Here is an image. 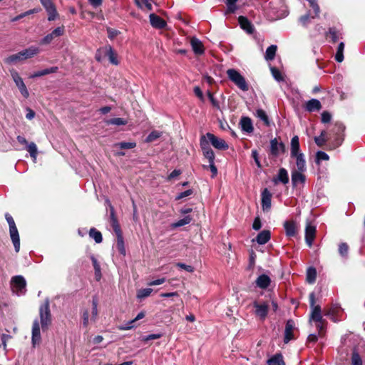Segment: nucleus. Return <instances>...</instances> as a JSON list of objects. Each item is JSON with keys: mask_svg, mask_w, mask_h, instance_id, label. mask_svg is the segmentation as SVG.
<instances>
[{"mask_svg": "<svg viewBox=\"0 0 365 365\" xmlns=\"http://www.w3.org/2000/svg\"><path fill=\"white\" fill-rule=\"evenodd\" d=\"M106 204L108 205V206L109 207V209H110V225H111L114 232H115L116 235H121L122 234L121 230H120V225L118 224V220H117V218L115 217V215L114 207L111 205V203H110L109 200L107 199L106 200Z\"/></svg>", "mask_w": 365, "mask_h": 365, "instance_id": "obj_10", "label": "nucleus"}, {"mask_svg": "<svg viewBox=\"0 0 365 365\" xmlns=\"http://www.w3.org/2000/svg\"><path fill=\"white\" fill-rule=\"evenodd\" d=\"M200 147L202 150L203 155L206 158L209 163L215 161V154L209 145V142L206 140L205 136H202L200 139Z\"/></svg>", "mask_w": 365, "mask_h": 365, "instance_id": "obj_9", "label": "nucleus"}, {"mask_svg": "<svg viewBox=\"0 0 365 365\" xmlns=\"http://www.w3.org/2000/svg\"><path fill=\"white\" fill-rule=\"evenodd\" d=\"M322 108L321 103L317 99H311L306 103L305 109L309 112L319 110Z\"/></svg>", "mask_w": 365, "mask_h": 365, "instance_id": "obj_24", "label": "nucleus"}, {"mask_svg": "<svg viewBox=\"0 0 365 365\" xmlns=\"http://www.w3.org/2000/svg\"><path fill=\"white\" fill-rule=\"evenodd\" d=\"M150 21L154 28L163 29L166 26V22L160 16L155 14H150Z\"/></svg>", "mask_w": 365, "mask_h": 365, "instance_id": "obj_20", "label": "nucleus"}, {"mask_svg": "<svg viewBox=\"0 0 365 365\" xmlns=\"http://www.w3.org/2000/svg\"><path fill=\"white\" fill-rule=\"evenodd\" d=\"M108 125H126L128 121L122 118H111L106 121Z\"/></svg>", "mask_w": 365, "mask_h": 365, "instance_id": "obj_45", "label": "nucleus"}, {"mask_svg": "<svg viewBox=\"0 0 365 365\" xmlns=\"http://www.w3.org/2000/svg\"><path fill=\"white\" fill-rule=\"evenodd\" d=\"M302 153L299 148V140L297 135H294L290 142V155L294 156Z\"/></svg>", "mask_w": 365, "mask_h": 365, "instance_id": "obj_23", "label": "nucleus"}, {"mask_svg": "<svg viewBox=\"0 0 365 365\" xmlns=\"http://www.w3.org/2000/svg\"><path fill=\"white\" fill-rule=\"evenodd\" d=\"M316 227L308 222L305 228V240L307 245L310 247L315 237Z\"/></svg>", "mask_w": 365, "mask_h": 365, "instance_id": "obj_14", "label": "nucleus"}, {"mask_svg": "<svg viewBox=\"0 0 365 365\" xmlns=\"http://www.w3.org/2000/svg\"><path fill=\"white\" fill-rule=\"evenodd\" d=\"M64 34V27L56 28L51 34H48L41 40V44H49L54 38L62 36Z\"/></svg>", "mask_w": 365, "mask_h": 365, "instance_id": "obj_12", "label": "nucleus"}, {"mask_svg": "<svg viewBox=\"0 0 365 365\" xmlns=\"http://www.w3.org/2000/svg\"><path fill=\"white\" fill-rule=\"evenodd\" d=\"M309 302L312 308L310 321L312 320L315 322H320L322 319H323L321 313V307L319 305H315V294L314 292L309 294Z\"/></svg>", "mask_w": 365, "mask_h": 365, "instance_id": "obj_8", "label": "nucleus"}, {"mask_svg": "<svg viewBox=\"0 0 365 365\" xmlns=\"http://www.w3.org/2000/svg\"><path fill=\"white\" fill-rule=\"evenodd\" d=\"M41 341V331H40V325L38 319H35L33 322L32 326V336H31V342L33 346H36V345H39Z\"/></svg>", "mask_w": 365, "mask_h": 365, "instance_id": "obj_13", "label": "nucleus"}, {"mask_svg": "<svg viewBox=\"0 0 365 365\" xmlns=\"http://www.w3.org/2000/svg\"><path fill=\"white\" fill-rule=\"evenodd\" d=\"M331 119V115L327 112V111H324L322 113V123H329Z\"/></svg>", "mask_w": 365, "mask_h": 365, "instance_id": "obj_64", "label": "nucleus"}, {"mask_svg": "<svg viewBox=\"0 0 365 365\" xmlns=\"http://www.w3.org/2000/svg\"><path fill=\"white\" fill-rule=\"evenodd\" d=\"M91 259L94 267L96 279L98 281L101 278V266L94 256H91Z\"/></svg>", "mask_w": 365, "mask_h": 365, "instance_id": "obj_40", "label": "nucleus"}, {"mask_svg": "<svg viewBox=\"0 0 365 365\" xmlns=\"http://www.w3.org/2000/svg\"><path fill=\"white\" fill-rule=\"evenodd\" d=\"M344 43L343 42H341L338 47L337 51L335 55V60L337 62H342L344 60Z\"/></svg>", "mask_w": 365, "mask_h": 365, "instance_id": "obj_43", "label": "nucleus"}, {"mask_svg": "<svg viewBox=\"0 0 365 365\" xmlns=\"http://www.w3.org/2000/svg\"><path fill=\"white\" fill-rule=\"evenodd\" d=\"M192 221V218L190 216H186L183 219H181L176 222L173 224V227H179L189 224Z\"/></svg>", "mask_w": 365, "mask_h": 365, "instance_id": "obj_51", "label": "nucleus"}, {"mask_svg": "<svg viewBox=\"0 0 365 365\" xmlns=\"http://www.w3.org/2000/svg\"><path fill=\"white\" fill-rule=\"evenodd\" d=\"M11 338V336L9 334H3L1 336V345H0V347L2 346L3 349L4 350H6V342L8 340H9Z\"/></svg>", "mask_w": 365, "mask_h": 365, "instance_id": "obj_61", "label": "nucleus"}, {"mask_svg": "<svg viewBox=\"0 0 365 365\" xmlns=\"http://www.w3.org/2000/svg\"><path fill=\"white\" fill-rule=\"evenodd\" d=\"M162 135V132L158 130H153L152 131L146 138L145 142L150 143L153 142L159 138H160Z\"/></svg>", "mask_w": 365, "mask_h": 365, "instance_id": "obj_48", "label": "nucleus"}, {"mask_svg": "<svg viewBox=\"0 0 365 365\" xmlns=\"http://www.w3.org/2000/svg\"><path fill=\"white\" fill-rule=\"evenodd\" d=\"M135 146L136 143L135 142H120L113 145L114 148L120 149H133Z\"/></svg>", "mask_w": 365, "mask_h": 365, "instance_id": "obj_42", "label": "nucleus"}, {"mask_svg": "<svg viewBox=\"0 0 365 365\" xmlns=\"http://www.w3.org/2000/svg\"><path fill=\"white\" fill-rule=\"evenodd\" d=\"M176 266L181 268V269H185V271L188 272H194V267L190 266V265H187L184 263H181V262H178L176 264Z\"/></svg>", "mask_w": 365, "mask_h": 365, "instance_id": "obj_62", "label": "nucleus"}, {"mask_svg": "<svg viewBox=\"0 0 365 365\" xmlns=\"http://www.w3.org/2000/svg\"><path fill=\"white\" fill-rule=\"evenodd\" d=\"M190 45L193 52L196 55H202V53H204V46L198 38L192 37L190 40Z\"/></svg>", "mask_w": 365, "mask_h": 365, "instance_id": "obj_17", "label": "nucleus"}, {"mask_svg": "<svg viewBox=\"0 0 365 365\" xmlns=\"http://www.w3.org/2000/svg\"><path fill=\"white\" fill-rule=\"evenodd\" d=\"M10 237L14 246L15 251L19 252L20 250V239L16 226L9 228Z\"/></svg>", "mask_w": 365, "mask_h": 365, "instance_id": "obj_16", "label": "nucleus"}, {"mask_svg": "<svg viewBox=\"0 0 365 365\" xmlns=\"http://www.w3.org/2000/svg\"><path fill=\"white\" fill-rule=\"evenodd\" d=\"M152 292H153V289L151 288L141 289L138 291L137 297L140 299L145 298V297L150 296V294L152 293Z\"/></svg>", "mask_w": 365, "mask_h": 365, "instance_id": "obj_50", "label": "nucleus"}, {"mask_svg": "<svg viewBox=\"0 0 365 365\" xmlns=\"http://www.w3.org/2000/svg\"><path fill=\"white\" fill-rule=\"evenodd\" d=\"M291 158L296 160V165L298 170L300 172H304L306 170V161L304 159V155L302 153L294 156H291Z\"/></svg>", "mask_w": 365, "mask_h": 365, "instance_id": "obj_26", "label": "nucleus"}, {"mask_svg": "<svg viewBox=\"0 0 365 365\" xmlns=\"http://www.w3.org/2000/svg\"><path fill=\"white\" fill-rule=\"evenodd\" d=\"M98 300L96 297H93L92 299V317L91 320L92 322H96L98 318Z\"/></svg>", "mask_w": 365, "mask_h": 365, "instance_id": "obj_37", "label": "nucleus"}, {"mask_svg": "<svg viewBox=\"0 0 365 365\" xmlns=\"http://www.w3.org/2000/svg\"><path fill=\"white\" fill-rule=\"evenodd\" d=\"M317 278V270L314 267H309L307 270V281L309 284H313Z\"/></svg>", "mask_w": 365, "mask_h": 365, "instance_id": "obj_38", "label": "nucleus"}, {"mask_svg": "<svg viewBox=\"0 0 365 365\" xmlns=\"http://www.w3.org/2000/svg\"><path fill=\"white\" fill-rule=\"evenodd\" d=\"M160 337H161V334H149L148 336H144L142 338V340L144 341H148L150 340L158 339H160Z\"/></svg>", "mask_w": 365, "mask_h": 365, "instance_id": "obj_63", "label": "nucleus"}, {"mask_svg": "<svg viewBox=\"0 0 365 365\" xmlns=\"http://www.w3.org/2000/svg\"><path fill=\"white\" fill-rule=\"evenodd\" d=\"M27 151L29 153L31 157L34 159V161L35 162L36 160L38 150L36 145L31 142L27 145L26 147Z\"/></svg>", "mask_w": 365, "mask_h": 365, "instance_id": "obj_41", "label": "nucleus"}, {"mask_svg": "<svg viewBox=\"0 0 365 365\" xmlns=\"http://www.w3.org/2000/svg\"><path fill=\"white\" fill-rule=\"evenodd\" d=\"M116 247H117V249L118 250V252L123 255V256H125L126 255V251H125V245H124V241H123V237L122 236V234L121 235H117V243H116Z\"/></svg>", "mask_w": 365, "mask_h": 365, "instance_id": "obj_35", "label": "nucleus"}, {"mask_svg": "<svg viewBox=\"0 0 365 365\" xmlns=\"http://www.w3.org/2000/svg\"><path fill=\"white\" fill-rule=\"evenodd\" d=\"M89 235L96 243H101L103 240L101 233L95 228H91L89 231Z\"/></svg>", "mask_w": 365, "mask_h": 365, "instance_id": "obj_44", "label": "nucleus"}, {"mask_svg": "<svg viewBox=\"0 0 365 365\" xmlns=\"http://www.w3.org/2000/svg\"><path fill=\"white\" fill-rule=\"evenodd\" d=\"M203 168L205 169H207L209 168L210 169V171L212 172V178H215L217 174V167L215 165V161H212V163H209V165H204Z\"/></svg>", "mask_w": 365, "mask_h": 365, "instance_id": "obj_57", "label": "nucleus"}, {"mask_svg": "<svg viewBox=\"0 0 365 365\" xmlns=\"http://www.w3.org/2000/svg\"><path fill=\"white\" fill-rule=\"evenodd\" d=\"M238 21L240 27L248 34H252L254 32V27L252 24L246 17L240 16L238 19Z\"/></svg>", "mask_w": 365, "mask_h": 365, "instance_id": "obj_22", "label": "nucleus"}, {"mask_svg": "<svg viewBox=\"0 0 365 365\" xmlns=\"http://www.w3.org/2000/svg\"><path fill=\"white\" fill-rule=\"evenodd\" d=\"M277 48V47L276 45H271L267 48L264 56V58L267 61H272L274 58Z\"/></svg>", "mask_w": 365, "mask_h": 365, "instance_id": "obj_36", "label": "nucleus"}, {"mask_svg": "<svg viewBox=\"0 0 365 365\" xmlns=\"http://www.w3.org/2000/svg\"><path fill=\"white\" fill-rule=\"evenodd\" d=\"M326 135H327L326 131L323 130V131H322L319 136L314 138V141L318 146L322 147L327 142V140L326 138Z\"/></svg>", "mask_w": 365, "mask_h": 365, "instance_id": "obj_49", "label": "nucleus"}, {"mask_svg": "<svg viewBox=\"0 0 365 365\" xmlns=\"http://www.w3.org/2000/svg\"><path fill=\"white\" fill-rule=\"evenodd\" d=\"M26 280L22 276L18 275L11 278V287L13 292L16 293L17 295L25 294L26 290Z\"/></svg>", "mask_w": 365, "mask_h": 365, "instance_id": "obj_4", "label": "nucleus"}, {"mask_svg": "<svg viewBox=\"0 0 365 365\" xmlns=\"http://www.w3.org/2000/svg\"><path fill=\"white\" fill-rule=\"evenodd\" d=\"M228 78L235 84L240 90L247 91L249 90V85L247 83L245 77L240 73L234 69L230 68L227 71Z\"/></svg>", "mask_w": 365, "mask_h": 365, "instance_id": "obj_1", "label": "nucleus"}, {"mask_svg": "<svg viewBox=\"0 0 365 365\" xmlns=\"http://www.w3.org/2000/svg\"><path fill=\"white\" fill-rule=\"evenodd\" d=\"M57 70H58V67H51L49 68H46V69H43V70H41V71H37V72L33 73L31 76V78H36V77H40V76H45L47 74L53 73L56 72Z\"/></svg>", "mask_w": 365, "mask_h": 365, "instance_id": "obj_34", "label": "nucleus"}, {"mask_svg": "<svg viewBox=\"0 0 365 365\" xmlns=\"http://www.w3.org/2000/svg\"><path fill=\"white\" fill-rule=\"evenodd\" d=\"M46 12L48 13V21H53L58 16V13H57L56 6H53V7H52V9H48V11H46Z\"/></svg>", "mask_w": 365, "mask_h": 365, "instance_id": "obj_56", "label": "nucleus"}, {"mask_svg": "<svg viewBox=\"0 0 365 365\" xmlns=\"http://www.w3.org/2000/svg\"><path fill=\"white\" fill-rule=\"evenodd\" d=\"M270 70H271L272 76L274 77V78L276 81L279 82V81H282L284 80L281 72L277 68H276L275 67H271Z\"/></svg>", "mask_w": 365, "mask_h": 365, "instance_id": "obj_52", "label": "nucleus"}, {"mask_svg": "<svg viewBox=\"0 0 365 365\" xmlns=\"http://www.w3.org/2000/svg\"><path fill=\"white\" fill-rule=\"evenodd\" d=\"M144 317H145L144 312H141L138 313L135 319H133L131 321H129L125 326L120 327L119 329H120V330H128V329H132L134 327L133 324L136 321L143 319Z\"/></svg>", "mask_w": 365, "mask_h": 365, "instance_id": "obj_33", "label": "nucleus"}, {"mask_svg": "<svg viewBox=\"0 0 365 365\" xmlns=\"http://www.w3.org/2000/svg\"><path fill=\"white\" fill-rule=\"evenodd\" d=\"M24 60L32 58L39 53V48L36 46H31L29 48L21 51Z\"/></svg>", "mask_w": 365, "mask_h": 365, "instance_id": "obj_27", "label": "nucleus"}, {"mask_svg": "<svg viewBox=\"0 0 365 365\" xmlns=\"http://www.w3.org/2000/svg\"><path fill=\"white\" fill-rule=\"evenodd\" d=\"M284 150V145L282 143H279L276 138L273 139L270 142V150L271 153L277 156L281 150Z\"/></svg>", "mask_w": 365, "mask_h": 365, "instance_id": "obj_28", "label": "nucleus"}, {"mask_svg": "<svg viewBox=\"0 0 365 365\" xmlns=\"http://www.w3.org/2000/svg\"><path fill=\"white\" fill-rule=\"evenodd\" d=\"M205 138H207L209 142L217 149L225 150L229 147L223 139L219 138L210 133H207Z\"/></svg>", "mask_w": 365, "mask_h": 365, "instance_id": "obj_11", "label": "nucleus"}, {"mask_svg": "<svg viewBox=\"0 0 365 365\" xmlns=\"http://www.w3.org/2000/svg\"><path fill=\"white\" fill-rule=\"evenodd\" d=\"M252 307L255 309V315L261 320H264L269 311V305L264 302L254 301Z\"/></svg>", "mask_w": 365, "mask_h": 365, "instance_id": "obj_6", "label": "nucleus"}, {"mask_svg": "<svg viewBox=\"0 0 365 365\" xmlns=\"http://www.w3.org/2000/svg\"><path fill=\"white\" fill-rule=\"evenodd\" d=\"M40 1L46 11H48V9H51L52 7L55 6L52 0H40Z\"/></svg>", "mask_w": 365, "mask_h": 365, "instance_id": "obj_59", "label": "nucleus"}, {"mask_svg": "<svg viewBox=\"0 0 365 365\" xmlns=\"http://www.w3.org/2000/svg\"><path fill=\"white\" fill-rule=\"evenodd\" d=\"M345 130L344 125L341 123H336L334 124L332 132L334 135L332 142V148H336L341 145L343 142V133Z\"/></svg>", "mask_w": 365, "mask_h": 365, "instance_id": "obj_7", "label": "nucleus"}, {"mask_svg": "<svg viewBox=\"0 0 365 365\" xmlns=\"http://www.w3.org/2000/svg\"><path fill=\"white\" fill-rule=\"evenodd\" d=\"M107 56L109 59V61L113 65H118L119 61L118 60V55L113 49L111 46L106 45L103 48H101L98 50L96 54V59L98 61H101L102 58V56Z\"/></svg>", "mask_w": 365, "mask_h": 365, "instance_id": "obj_3", "label": "nucleus"}, {"mask_svg": "<svg viewBox=\"0 0 365 365\" xmlns=\"http://www.w3.org/2000/svg\"><path fill=\"white\" fill-rule=\"evenodd\" d=\"M238 0H226L227 9L225 14H232L237 11L238 7L236 5V2Z\"/></svg>", "mask_w": 365, "mask_h": 365, "instance_id": "obj_39", "label": "nucleus"}, {"mask_svg": "<svg viewBox=\"0 0 365 365\" xmlns=\"http://www.w3.org/2000/svg\"><path fill=\"white\" fill-rule=\"evenodd\" d=\"M294 322L292 320H288L286 323L284 330V342L288 343L289 341L294 339Z\"/></svg>", "mask_w": 365, "mask_h": 365, "instance_id": "obj_18", "label": "nucleus"}, {"mask_svg": "<svg viewBox=\"0 0 365 365\" xmlns=\"http://www.w3.org/2000/svg\"><path fill=\"white\" fill-rule=\"evenodd\" d=\"M284 228L287 236L291 237H294L297 235V227L295 222L285 221L284 223Z\"/></svg>", "mask_w": 365, "mask_h": 365, "instance_id": "obj_19", "label": "nucleus"}, {"mask_svg": "<svg viewBox=\"0 0 365 365\" xmlns=\"http://www.w3.org/2000/svg\"><path fill=\"white\" fill-rule=\"evenodd\" d=\"M348 245L346 243H341L339 246V252L341 256H346L348 253Z\"/></svg>", "mask_w": 365, "mask_h": 365, "instance_id": "obj_60", "label": "nucleus"}, {"mask_svg": "<svg viewBox=\"0 0 365 365\" xmlns=\"http://www.w3.org/2000/svg\"><path fill=\"white\" fill-rule=\"evenodd\" d=\"M270 237L271 234L269 230H262L257 235L256 241L259 245H264L270 240Z\"/></svg>", "mask_w": 365, "mask_h": 365, "instance_id": "obj_29", "label": "nucleus"}, {"mask_svg": "<svg viewBox=\"0 0 365 365\" xmlns=\"http://www.w3.org/2000/svg\"><path fill=\"white\" fill-rule=\"evenodd\" d=\"M310 7H312L314 11L315 15L314 16H319L320 9L319 6L316 0H308Z\"/></svg>", "mask_w": 365, "mask_h": 365, "instance_id": "obj_53", "label": "nucleus"}, {"mask_svg": "<svg viewBox=\"0 0 365 365\" xmlns=\"http://www.w3.org/2000/svg\"><path fill=\"white\" fill-rule=\"evenodd\" d=\"M272 194L267 188L262 192V207L263 211L268 212L271 208Z\"/></svg>", "mask_w": 365, "mask_h": 365, "instance_id": "obj_15", "label": "nucleus"}, {"mask_svg": "<svg viewBox=\"0 0 365 365\" xmlns=\"http://www.w3.org/2000/svg\"><path fill=\"white\" fill-rule=\"evenodd\" d=\"M274 182L277 183V181L281 182L282 183L286 185L289 182V176L287 170L285 168H280L279 170V173L277 177V179H274Z\"/></svg>", "mask_w": 365, "mask_h": 365, "instance_id": "obj_30", "label": "nucleus"}, {"mask_svg": "<svg viewBox=\"0 0 365 365\" xmlns=\"http://www.w3.org/2000/svg\"><path fill=\"white\" fill-rule=\"evenodd\" d=\"M256 285L261 289H266L269 287L271 279L267 274H261L256 279Z\"/></svg>", "mask_w": 365, "mask_h": 365, "instance_id": "obj_25", "label": "nucleus"}, {"mask_svg": "<svg viewBox=\"0 0 365 365\" xmlns=\"http://www.w3.org/2000/svg\"><path fill=\"white\" fill-rule=\"evenodd\" d=\"M305 182V175L299 170H293L292 172V182L294 187L299 184H304Z\"/></svg>", "mask_w": 365, "mask_h": 365, "instance_id": "obj_21", "label": "nucleus"}, {"mask_svg": "<svg viewBox=\"0 0 365 365\" xmlns=\"http://www.w3.org/2000/svg\"><path fill=\"white\" fill-rule=\"evenodd\" d=\"M21 54V53L20 51L17 53L11 55L8 58H6V62L8 63H16L18 61H23L24 58Z\"/></svg>", "mask_w": 365, "mask_h": 365, "instance_id": "obj_46", "label": "nucleus"}, {"mask_svg": "<svg viewBox=\"0 0 365 365\" xmlns=\"http://www.w3.org/2000/svg\"><path fill=\"white\" fill-rule=\"evenodd\" d=\"M256 115L257 118H259L262 120H263L266 124L269 123L268 117H267L266 113L263 110H262V109L257 110Z\"/></svg>", "mask_w": 365, "mask_h": 365, "instance_id": "obj_54", "label": "nucleus"}, {"mask_svg": "<svg viewBox=\"0 0 365 365\" xmlns=\"http://www.w3.org/2000/svg\"><path fill=\"white\" fill-rule=\"evenodd\" d=\"M268 365H285L281 354H276L267 361Z\"/></svg>", "mask_w": 365, "mask_h": 365, "instance_id": "obj_32", "label": "nucleus"}, {"mask_svg": "<svg viewBox=\"0 0 365 365\" xmlns=\"http://www.w3.org/2000/svg\"><path fill=\"white\" fill-rule=\"evenodd\" d=\"M314 18H315V16H311L310 14H307L304 16H301L299 19V21H300V23L302 24V26H307V24L309 23H310L311 19H314Z\"/></svg>", "mask_w": 365, "mask_h": 365, "instance_id": "obj_55", "label": "nucleus"}, {"mask_svg": "<svg viewBox=\"0 0 365 365\" xmlns=\"http://www.w3.org/2000/svg\"><path fill=\"white\" fill-rule=\"evenodd\" d=\"M10 73H11L13 81H14L16 86L19 88L21 94L25 98H29V91L22 79V78L19 76V73L14 69H11Z\"/></svg>", "mask_w": 365, "mask_h": 365, "instance_id": "obj_5", "label": "nucleus"}, {"mask_svg": "<svg viewBox=\"0 0 365 365\" xmlns=\"http://www.w3.org/2000/svg\"><path fill=\"white\" fill-rule=\"evenodd\" d=\"M329 34L331 38L332 42L335 43L339 38V33L334 29H330Z\"/></svg>", "mask_w": 365, "mask_h": 365, "instance_id": "obj_58", "label": "nucleus"}, {"mask_svg": "<svg viewBox=\"0 0 365 365\" xmlns=\"http://www.w3.org/2000/svg\"><path fill=\"white\" fill-rule=\"evenodd\" d=\"M351 364L352 365H363V361L361 357L356 349H354L351 356Z\"/></svg>", "mask_w": 365, "mask_h": 365, "instance_id": "obj_47", "label": "nucleus"}, {"mask_svg": "<svg viewBox=\"0 0 365 365\" xmlns=\"http://www.w3.org/2000/svg\"><path fill=\"white\" fill-rule=\"evenodd\" d=\"M39 316L43 329H48L51 324V314L49 308V300L46 299L39 307Z\"/></svg>", "mask_w": 365, "mask_h": 365, "instance_id": "obj_2", "label": "nucleus"}, {"mask_svg": "<svg viewBox=\"0 0 365 365\" xmlns=\"http://www.w3.org/2000/svg\"><path fill=\"white\" fill-rule=\"evenodd\" d=\"M240 125L242 130L246 131L247 133H251L253 131L252 123L250 118H242L240 120Z\"/></svg>", "mask_w": 365, "mask_h": 365, "instance_id": "obj_31", "label": "nucleus"}]
</instances>
